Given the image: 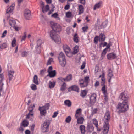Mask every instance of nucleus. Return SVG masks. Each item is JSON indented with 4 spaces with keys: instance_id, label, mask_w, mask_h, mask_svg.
Masks as SVG:
<instances>
[{
    "instance_id": "nucleus-28",
    "label": "nucleus",
    "mask_w": 134,
    "mask_h": 134,
    "mask_svg": "<svg viewBox=\"0 0 134 134\" xmlns=\"http://www.w3.org/2000/svg\"><path fill=\"white\" fill-rule=\"evenodd\" d=\"M78 48V46L77 45L74 48V50L72 52V54H75L77 53L79 51Z\"/></svg>"
},
{
    "instance_id": "nucleus-52",
    "label": "nucleus",
    "mask_w": 134,
    "mask_h": 134,
    "mask_svg": "<svg viewBox=\"0 0 134 134\" xmlns=\"http://www.w3.org/2000/svg\"><path fill=\"white\" fill-rule=\"evenodd\" d=\"M7 32V30H5L4 32L2 34V36H1V37H4L6 36Z\"/></svg>"
},
{
    "instance_id": "nucleus-53",
    "label": "nucleus",
    "mask_w": 134,
    "mask_h": 134,
    "mask_svg": "<svg viewBox=\"0 0 134 134\" xmlns=\"http://www.w3.org/2000/svg\"><path fill=\"white\" fill-rule=\"evenodd\" d=\"M24 127L23 126H21L19 129V131L22 132H23L24 130Z\"/></svg>"
},
{
    "instance_id": "nucleus-33",
    "label": "nucleus",
    "mask_w": 134,
    "mask_h": 134,
    "mask_svg": "<svg viewBox=\"0 0 134 134\" xmlns=\"http://www.w3.org/2000/svg\"><path fill=\"white\" fill-rule=\"evenodd\" d=\"M83 7L82 5H79V14H81L83 13Z\"/></svg>"
},
{
    "instance_id": "nucleus-40",
    "label": "nucleus",
    "mask_w": 134,
    "mask_h": 134,
    "mask_svg": "<svg viewBox=\"0 0 134 134\" xmlns=\"http://www.w3.org/2000/svg\"><path fill=\"white\" fill-rule=\"evenodd\" d=\"M55 85L54 82H52L50 81L49 82V86L50 88H52L54 87Z\"/></svg>"
},
{
    "instance_id": "nucleus-20",
    "label": "nucleus",
    "mask_w": 134,
    "mask_h": 134,
    "mask_svg": "<svg viewBox=\"0 0 134 134\" xmlns=\"http://www.w3.org/2000/svg\"><path fill=\"white\" fill-rule=\"evenodd\" d=\"M3 79V75L0 74V90H2V87L3 85V83L2 82Z\"/></svg>"
},
{
    "instance_id": "nucleus-31",
    "label": "nucleus",
    "mask_w": 134,
    "mask_h": 134,
    "mask_svg": "<svg viewBox=\"0 0 134 134\" xmlns=\"http://www.w3.org/2000/svg\"><path fill=\"white\" fill-rule=\"evenodd\" d=\"M33 81L34 82L36 85H38L39 84L38 81V77L36 75L34 76Z\"/></svg>"
},
{
    "instance_id": "nucleus-60",
    "label": "nucleus",
    "mask_w": 134,
    "mask_h": 134,
    "mask_svg": "<svg viewBox=\"0 0 134 134\" xmlns=\"http://www.w3.org/2000/svg\"><path fill=\"white\" fill-rule=\"evenodd\" d=\"M80 95L82 97H84V90H81Z\"/></svg>"
},
{
    "instance_id": "nucleus-10",
    "label": "nucleus",
    "mask_w": 134,
    "mask_h": 134,
    "mask_svg": "<svg viewBox=\"0 0 134 134\" xmlns=\"http://www.w3.org/2000/svg\"><path fill=\"white\" fill-rule=\"evenodd\" d=\"M96 95L95 94H92L90 97V102H86V103L89 106H91L93 103H94L96 101Z\"/></svg>"
},
{
    "instance_id": "nucleus-38",
    "label": "nucleus",
    "mask_w": 134,
    "mask_h": 134,
    "mask_svg": "<svg viewBox=\"0 0 134 134\" xmlns=\"http://www.w3.org/2000/svg\"><path fill=\"white\" fill-rule=\"evenodd\" d=\"M108 76L109 77L111 78L113 76V74L112 71L110 69H109L108 70Z\"/></svg>"
},
{
    "instance_id": "nucleus-29",
    "label": "nucleus",
    "mask_w": 134,
    "mask_h": 134,
    "mask_svg": "<svg viewBox=\"0 0 134 134\" xmlns=\"http://www.w3.org/2000/svg\"><path fill=\"white\" fill-rule=\"evenodd\" d=\"M77 119V121L79 124H81L83 122L84 118L83 117H79Z\"/></svg>"
},
{
    "instance_id": "nucleus-51",
    "label": "nucleus",
    "mask_w": 134,
    "mask_h": 134,
    "mask_svg": "<svg viewBox=\"0 0 134 134\" xmlns=\"http://www.w3.org/2000/svg\"><path fill=\"white\" fill-rule=\"evenodd\" d=\"M31 87L32 90H36L37 87L36 85L34 84H32L31 85Z\"/></svg>"
},
{
    "instance_id": "nucleus-11",
    "label": "nucleus",
    "mask_w": 134,
    "mask_h": 134,
    "mask_svg": "<svg viewBox=\"0 0 134 134\" xmlns=\"http://www.w3.org/2000/svg\"><path fill=\"white\" fill-rule=\"evenodd\" d=\"M110 119V113L109 112H106L105 114L103 119V120L105 123V124H109L108 121Z\"/></svg>"
},
{
    "instance_id": "nucleus-50",
    "label": "nucleus",
    "mask_w": 134,
    "mask_h": 134,
    "mask_svg": "<svg viewBox=\"0 0 134 134\" xmlns=\"http://www.w3.org/2000/svg\"><path fill=\"white\" fill-rule=\"evenodd\" d=\"M16 40L15 38H14L12 41V46L14 47L16 45Z\"/></svg>"
},
{
    "instance_id": "nucleus-1",
    "label": "nucleus",
    "mask_w": 134,
    "mask_h": 134,
    "mask_svg": "<svg viewBox=\"0 0 134 134\" xmlns=\"http://www.w3.org/2000/svg\"><path fill=\"white\" fill-rule=\"evenodd\" d=\"M52 27L53 30L50 33V36L51 38L56 43H60V39L59 36L56 34L55 29H59L60 28V25L58 24L53 22L51 23Z\"/></svg>"
},
{
    "instance_id": "nucleus-2",
    "label": "nucleus",
    "mask_w": 134,
    "mask_h": 134,
    "mask_svg": "<svg viewBox=\"0 0 134 134\" xmlns=\"http://www.w3.org/2000/svg\"><path fill=\"white\" fill-rule=\"evenodd\" d=\"M117 108L119 110V113L126 111L129 109L127 103L123 102L122 103H119Z\"/></svg>"
},
{
    "instance_id": "nucleus-55",
    "label": "nucleus",
    "mask_w": 134,
    "mask_h": 134,
    "mask_svg": "<svg viewBox=\"0 0 134 134\" xmlns=\"http://www.w3.org/2000/svg\"><path fill=\"white\" fill-rule=\"evenodd\" d=\"M58 113L57 112H55L54 113L53 115L52 116V117L53 118H55L56 117Z\"/></svg>"
},
{
    "instance_id": "nucleus-9",
    "label": "nucleus",
    "mask_w": 134,
    "mask_h": 134,
    "mask_svg": "<svg viewBox=\"0 0 134 134\" xmlns=\"http://www.w3.org/2000/svg\"><path fill=\"white\" fill-rule=\"evenodd\" d=\"M129 97L126 92L125 91L122 92L120 94L119 98L123 101V102L127 103V100Z\"/></svg>"
},
{
    "instance_id": "nucleus-26",
    "label": "nucleus",
    "mask_w": 134,
    "mask_h": 134,
    "mask_svg": "<svg viewBox=\"0 0 134 134\" xmlns=\"http://www.w3.org/2000/svg\"><path fill=\"white\" fill-rule=\"evenodd\" d=\"M71 89L77 92H79V89L78 87L76 85H74L71 87Z\"/></svg>"
},
{
    "instance_id": "nucleus-43",
    "label": "nucleus",
    "mask_w": 134,
    "mask_h": 134,
    "mask_svg": "<svg viewBox=\"0 0 134 134\" xmlns=\"http://www.w3.org/2000/svg\"><path fill=\"white\" fill-rule=\"evenodd\" d=\"M93 124L95 125L96 127L97 128H98V122L95 119H93Z\"/></svg>"
},
{
    "instance_id": "nucleus-62",
    "label": "nucleus",
    "mask_w": 134,
    "mask_h": 134,
    "mask_svg": "<svg viewBox=\"0 0 134 134\" xmlns=\"http://www.w3.org/2000/svg\"><path fill=\"white\" fill-rule=\"evenodd\" d=\"M25 134H30V132L29 130H27L25 131Z\"/></svg>"
},
{
    "instance_id": "nucleus-25",
    "label": "nucleus",
    "mask_w": 134,
    "mask_h": 134,
    "mask_svg": "<svg viewBox=\"0 0 134 134\" xmlns=\"http://www.w3.org/2000/svg\"><path fill=\"white\" fill-rule=\"evenodd\" d=\"M95 26L96 29H100L102 28V24H100V22L99 21H98L97 23L96 24Z\"/></svg>"
},
{
    "instance_id": "nucleus-58",
    "label": "nucleus",
    "mask_w": 134,
    "mask_h": 134,
    "mask_svg": "<svg viewBox=\"0 0 134 134\" xmlns=\"http://www.w3.org/2000/svg\"><path fill=\"white\" fill-rule=\"evenodd\" d=\"M97 109L96 108L94 109L92 112V114H94L95 113H96L97 112Z\"/></svg>"
},
{
    "instance_id": "nucleus-32",
    "label": "nucleus",
    "mask_w": 134,
    "mask_h": 134,
    "mask_svg": "<svg viewBox=\"0 0 134 134\" xmlns=\"http://www.w3.org/2000/svg\"><path fill=\"white\" fill-rule=\"evenodd\" d=\"M108 23V20H106L102 23L101 24L102 28H104L107 26Z\"/></svg>"
},
{
    "instance_id": "nucleus-8",
    "label": "nucleus",
    "mask_w": 134,
    "mask_h": 134,
    "mask_svg": "<svg viewBox=\"0 0 134 134\" xmlns=\"http://www.w3.org/2000/svg\"><path fill=\"white\" fill-rule=\"evenodd\" d=\"M43 43L42 41L40 39L38 40L37 41V45L35 48L37 53L38 54H40L41 52V48Z\"/></svg>"
},
{
    "instance_id": "nucleus-27",
    "label": "nucleus",
    "mask_w": 134,
    "mask_h": 134,
    "mask_svg": "<svg viewBox=\"0 0 134 134\" xmlns=\"http://www.w3.org/2000/svg\"><path fill=\"white\" fill-rule=\"evenodd\" d=\"M79 84L81 87H84V80L82 78H80L79 80Z\"/></svg>"
},
{
    "instance_id": "nucleus-41",
    "label": "nucleus",
    "mask_w": 134,
    "mask_h": 134,
    "mask_svg": "<svg viewBox=\"0 0 134 134\" xmlns=\"http://www.w3.org/2000/svg\"><path fill=\"white\" fill-rule=\"evenodd\" d=\"M53 62V59L52 58H49L48 60L47 61V65H49L51 64L52 62Z\"/></svg>"
},
{
    "instance_id": "nucleus-12",
    "label": "nucleus",
    "mask_w": 134,
    "mask_h": 134,
    "mask_svg": "<svg viewBox=\"0 0 134 134\" xmlns=\"http://www.w3.org/2000/svg\"><path fill=\"white\" fill-rule=\"evenodd\" d=\"M24 16L25 18L29 19L31 17L30 11L28 9H26L24 12Z\"/></svg>"
},
{
    "instance_id": "nucleus-15",
    "label": "nucleus",
    "mask_w": 134,
    "mask_h": 134,
    "mask_svg": "<svg viewBox=\"0 0 134 134\" xmlns=\"http://www.w3.org/2000/svg\"><path fill=\"white\" fill-rule=\"evenodd\" d=\"M107 56L108 59L110 60L114 59L117 57L116 54L113 53L108 54Z\"/></svg>"
},
{
    "instance_id": "nucleus-59",
    "label": "nucleus",
    "mask_w": 134,
    "mask_h": 134,
    "mask_svg": "<svg viewBox=\"0 0 134 134\" xmlns=\"http://www.w3.org/2000/svg\"><path fill=\"white\" fill-rule=\"evenodd\" d=\"M14 72L13 71H10L9 72V75H13Z\"/></svg>"
},
{
    "instance_id": "nucleus-21",
    "label": "nucleus",
    "mask_w": 134,
    "mask_h": 134,
    "mask_svg": "<svg viewBox=\"0 0 134 134\" xmlns=\"http://www.w3.org/2000/svg\"><path fill=\"white\" fill-rule=\"evenodd\" d=\"M90 79L88 76L84 77V87L87 86L89 82Z\"/></svg>"
},
{
    "instance_id": "nucleus-4",
    "label": "nucleus",
    "mask_w": 134,
    "mask_h": 134,
    "mask_svg": "<svg viewBox=\"0 0 134 134\" xmlns=\"http://www.w3.org/2000/svg\"><path fill=\"white\" fill-rule=\"evenodd\" d=\"M104 77V73H103L102 75H100L99 76V77H101L102 81L101 82V85L103 86L102 88V91L103 92V93L104 94L106 97L107 92V91L105 90V86L104 85L105 83V78Z\"/></svg>"
},
{
    "instance_id": "nucleus-34",
    "label": "nucleus",
    "mask_w": 134,
    "mask_h": 134,
    "mask_svg": "<svg viewBox=\"0 0 134 134\" xmlns=\"http://www.w3.org/2000/svg\"><path fill=\"white\" fill-rule=\"evenodd\" d=\"M73 40L76 43L78 42V37L77 34H75L74 36Z\"/></svg>"
},
{
    "instance_id": "nucleus-46",
    "label": "nucleus",
    "mask_w": 134,
    "mask_h": 134,
    "mask_svg": "<svg viewBox=\"0 0 134 134\" xmlns=\"http://www.w3.org/2000/svg\"><path fill=\"white\" fill-rule=\"evenodd\" d=\"M81 133H84V125H81L79 127Z\"/></svg>"
},
{
    "instance_id": "nucleus-23",
    "label": "nucleus",
    "mask_w": 134,
    "mask_h": 134,
    "mask_svg": "<svg viewBox=\"0 0 134 134\" xmlns=\"http://www.w3.org/2000/svg\"><path fill=\"white\" fill-rule=\"evenodd\" d=\"M72 76L71 75L69 74L65 78L66 82H69L71 80Z\"/></svg>"
},
{
    "instance_id": "nucleus-63",
    "label": "nucleus",
    "mask_w": 134,
    "mask_h": 134,
    "mask_svg": "<svg viewBox=\"0 0 134 134\" xmlns=\"http://www.w3.org/2000/svg\"><path fill=\"white\" fill-rule=\"evenodd\" d=\"M88 28V26H84V32H87Z\"/></svg>"
},
{
    "instance_id": "nucleus-17",
    "label": "nucleus",
    "mask_w": 134,
    "mask_h": 134,
    "mask_svg": "<svg viewBox=\"0 0 134 134\" xmlns=\"http://www.w3.org/2000/svg\"><path fill=\"white\" fill-rule=\"evenodd\" d=\"M103 132L104 134H107L109 131V124H104L103 127Z\"/></svg>"
},
{
    "instance_id": "nucleus-19",
    "label": "nucleus",
    "mask_w": 134,
    "mask_h": 134,
    "mask_svg": "<svg viewBox=\"0 0 134 134\" xmlns=\"http://www.w3.org/2000/svg\"><path fill=\"white\" fill-rule=\"evenodd\" d=\"M102 3V1H100L95 4L93 8L94 10H95L96 9L100 8Z\"/></svg>"
},
{
    "instance_id": "nucleus-6",
    "label": "nucleus",
    "mask_w": 134,
    "mask_h": 134,
    "mask_svg": "<svg viewBox=\"0 0 134 134\" xmlns=\"http://www.w3.org/2000/svg\"><path fill=\"white\" fill-rule=\"evenodd\" d=\"M50 124L49 121V120H46L42 124L41 126V130L43 132L47 131V130Z\"/></svg>"
},
{
    "instance_id": "nucleus-18",
    "label": "nucleus",
    "mask_w": 134,
    "mask_h": 134,
    "mask_svg": "<svg viewBox=\"0 0 134 134\" xmlns=\"http://www.w3.org/2000/svg\"><path fill=\"white\" fill-rule=\"evenodd\" d=\"M48 74L47 75V76H49L50 77H54L56 75V71L55 70L51 71H47Z\"/></svg>"
},
{
    "instance_id": "nucleus-61",
    "label": "nucleus",
    "mask_w": 134,
    "mask_h": 134,
    "mask_svg": "<svg viewBox=\"0 0 134 134\" xmlns=\"http://www.w3.org/2000/svg\"><path fill=\"white\" fill-rule=\"evenodd\" d=\"M99 81H96L94 85L96 87L98 86L99 85Z\"/></svg>"
},
{
    "instance_id": "nucleus-49",
    "label": "nucleus",
    "mask_w": 134,
    "mask_h": 134,
    "mask_svg": "<svg viewBox=\"0 0 134 134\" xmlns=\"http://www.w3.org/2000/svg\"><path fill=\"white\" fill-rule=\"evenodd\" d=\"M26 36H27L26 33V32H24V33L21 39V41H22L24 40L26 38Z\"/></svg>"
},
{
    "instance_id": "nucleus-56",
    "label": "nucleus",
    "mask_w": 134,
    "mask_h": 134,
    "mask_svg": "<svg viewBox=\"0 0 134 134\" xmlns=\"http://www.w3.org/2000/svg\"><path fill=\"white\" fill-rule=\"evenodd\" d=\"M58 15L57 14V13H55L54 14H53L52 15V17H54L55 18H57V17Z\"/></svg>"
},
{
    "instance_id": "nucleus-5",
    "label": "nucleus",
    "mask_w": 134,
    "mask_h": 134,
    "mask_svg": "<svg viewBox=\"0 0 134 134\" xmlns=\"http://www.w3.org/2000/svg\"><path fill=\"white\" fill-rule=\"evenodd\" d=\"M49 104L47 103L44 106L39 107V110L40 111V113L41 115H45V114L46 112V110L49 109Z\"/></svg>"
},
{
    "instance_id": "nucleus-24",
    "label": "nucleus",
    "mask_w": 134,
    "mask_h": 134,
    "mask_svg": "<svg viewBox=\"0 0 134 134\" xmlns=\"http://www.w3.org/2000/svg\"><path fill=\"white\" fill-rule=\"evenodd\" d=\"M49 7L48 5H47L45 7H43V8H42V12L44 13H45L47 11L49 10Z\"/></svg>"
},
{
    "instance_id": "nucleus-47",
    "label": "nucleus",
    "mask_w": 134,
    "mask_h": 134,
    "mask_svg": "<svg viewBox=\"0 0 134 134\" xmlns=\"http://www.w3.org/2000/svg\"><path fill=\"white\" fill-rule=\"evenodd\" d=\"M66 16L68 18H70L71 16V14L70 12H68L66 13Z\"/></svg>"
},
{
    "instance_id": "nucleus-44",
    "label": "nucleus",
    "mask_w": 134,
    "mask_h": 134,
    "mask_svg": "<svg viewBox=\"0 0 134 134\" xmlns=\"http://www.w3.org/2000/svg\"><path fill=\"white\" fill-rule=\"evenodd\" d=\"M71 120V118L70 116H68L65 119V121L66 123H69L70 122Z\"/></svg>"
},
{
    "instance_id": "nucleus-3",
    "label": "nucleus",
    "mask_w": 134,
    "mask_h": 134,
    "mask_svg": "<svg viewBox=\"0 0 134 134\" xmlns=\"http://www.w3.org/2000/svg\"><path fill=\"white\" fill-rule=\"evenodd\" d=\"M58 59L59 61V64L62 67H64L66 64L65 56L64 53L61 52L59 54Z\"/></svg>"
},
{
    "instance_id": "nucleus-13",
    "label": "nucleus",
    "mask_w": 134,
    "mask_h": 134,
    "mask_svg": "<svg viewBox=\"0 0 134 134\" xmlns=\"http://www.w3.org/2000/svg\"><path fill=\"white\" fill-rule=\"evenodd\" d=\"M63 49L67 56L68 57H70V56L69 55V54L70 53V48L66 45H64Z\"/></svg>"
},
{
    "instance_id": "nucleus-22",
    "label": "nucleus",
    "mask_w": 134,
    "mask_h": 134,
    "mask_svg": "<svg viewBox=\"0 0 134 134\" xmlns=\"http://www.w3.org/2000/svg\"><path fill=\"white\" fill-rule=\"evenodd\" d=\"M14 5L13 6L12 5L8 8L7 10L6 13H11L14 9Z\"/></svg>"
},
{
    "instance_id": "nucleus-7",
    "label": "nucleus",
    "mask_w": 134,
    "mask_h": 134,
    "mask_svg": "<svg viewBox=\"0 0 134 134\" xmlns=\"http://www.w3.org/2000/svg\"><path fill=\"white\" fill-rule=\"evenodd\" d=\"M105 36L102 34H100L99 36H96L94 39V42L96 44H97L98 41L102 42L105 40Z\"/></svg>"
},
{
    "instance_id": "nucleus-35",
    "label": "nucleus",
    "mask_w": 134,
    "mask_h": 134,
    "mask_svg": "<svg viewBox=\"0 0 134 134\" xmlns=\"http://www.w3.org/2000/svg\"><path fill=\"white\" fill-rule=\"evenodd\" d=\"M64 103L65 105L69 107H70L71 105V102L69 100H67L65 101Z\"/></svg>"
},
{
    "instance_id": "nucleus-39",
    "label": "nucleus",
    "mask_w": 134,
    "mask_h": 134,
    "mask_svg": "<svg viewBox=\"0 0 134 134\" xmlns=\"http://www.w3.org/2000/svg\"><path fill=\"white\" fill-rule=\"evenodd\" d=\"M66 85L65 83H64L62 85L60 88V90L61 91H63L65 90L66 89Z\"/></svg>"
},
{
    "instance_id": "nucleus-37",
    "label": "nucleus",
    "mask_w": 134,
    "mask_h": 134,
    "mask_svg": "<svg viewBox=\"0 0 134 134\" xmlns=\"http://www.w3.org/2000/svg\"><path fill=\"white\" fill-rule=\"evenodd\" d=\"M7 45L6 43H3L2 44L0 45V49H3L6 48Z\"/></svg>"
},
{
    "instance_id": "nucleus-48",
    "label": "nucleus",
    "mask_w": 134,
    "mask_h": 134,
    "mask_svg": "<svg viewBox=\"0 0 134 134\" xmlns=\"http://www.w3.org/2000/svg\"><path fill=\"white\" fill-rule=\"evenodd\" d=\"M28 55V53L25 51L22 52L21 54V55L22 57H26Z\"/></svg>"
},
{
    "instance_id": "nucleus-36",
    "label": "nucleus",
    "mask_w": 134,
    "mask_h": 134,
    "mask_svg": "<svg viewBox=\"0 0 134 134\" xmlns=\"http://www.w3.org/2000/svg\"><path fill=\"white\" fill-rule=\"evenodd\" d=\"M87 128L88 131L90 132H91L93 130V127L91 125H88Z\"/></svg>"
},
{
    "instance_id": "nucleus-14",
    "label": "nucleus",
    "mask_w": 134,
    "mask_h": 134,
    "mask_svg": "<svg viewBox=\"0 0 134 134\" xmlns=\"http://www.w3.org/2000/svg\"><path fill=\"white\" fill-rule=\"evenodd\" d=\"M31 106H32V108L31 109H30V108H29L28 109V110L29 111V112L28 114L26 116V118H29L30 117V115L32 116L33 115L34 113L32 112V111L33 110V109L35 108V105H31Z\"/></svg>"
},
{
    "instance_id": "nucleus-64",
    "label": "nucleus",
    "mask_w": 134,
    "mask_h": 134,
    "mask_svg": "<svg viewBox=\"0 0 134 134\" xmlns=\"http://www.w3.org/2000/svg\"><path fill=\"white\" fill-rule=\"evenodd\" d=\"M34 127H35V125L34 124H33L31 126V129L32 131H34Z\"/></svg>"
},
{
    "instance_id": "nucleus-45",
    "label": "nucleus",
    "mask_w": 134,
    "mask_h": 134,
    "mask_svg": "<svg viewBox=\"0 0 134 134\" xmlns=\"http://www.w3.org/2000/svg\"><path fill=\"white\" fill-rule=\"evenodd\" d=\"M28 123L26 121H24L22 122V125L24 127H26L28 126Z\"/></svg>"
},
{
    "instance_id": "nucleus-54",
    "label": "nucleus",
    "mask_w": 134,
    "mask_h": 134,
    "mask_svg": "<svg viewBox=\"0 0 134 134\" xmlns=\"http://www.w3.org/2000/svg\"><path fill=\"white\" fill-rule=\"evenodd\" d=\"M106 49V48L104 49L102 53V56H104L106 52L105 51V50Z\"/></svg>"
},
{
    "instance_id": "nucleus-42",
    "label": "nucleus",
    "mask_w": 134,
    "mask_h": 134,
    "mask_svg": "<svg viewBox=\"0 0 134 134\" xmlns=\"http://www.w3.org/2000/svg\"><path fill=\"white\" fill-rule=\"evenodd\" d=\"M59 82L60 83H62L63 84L65 83L66 82L65 78H60L59 79Z\"/></svg>"
},
{
    "instance_id": "nucleus-57",
    "label": "nucleus",
    "mask_w": 134,
    "mask_h": 134,
    "mask_svg": "<svg viewBox=\"0 0 134 134\" xmlns=\"http://www.w3.org/2000/svg\"><path fill=\"white\" fill-rule=\"evenodd\" d=\"M23 1V0H17L18 4L19 6H20L21 4Z\"/></svg>"
},
{
    "instance_id": "nucleus-16",
    "label": "nucleus",
    "mask_w": 134,
    "mask_h": 134,
    "mask_svg": "<svg viewBox=\"0 0 134 134\" xmlns=\"http://www.w3.org/2000/svg\"><path fill=\"white\" fill-rule=\"evenodd\" d=\"M82 111V109L81 108H79L77 110L75 115V117L76 118H77L81 116Z\"/></svg>"
},
{
    "instance_id": "nucleus-30",
    "label": "nucleus",
    "mask_w": 134,
    "mask_h": 134,
    "mask_svg": "<svg viewBox=\"0 0 134 134\" xmlns=\"http://www.w3.org/2000/svg\"><path fill=\"white\" fill-rule=\"evenodd\" d=\"M9 23L11 26L14 27L15 26L16 22L14 20H10L9 21Z\"/></svg>"
}]
</instances>
